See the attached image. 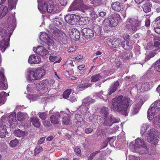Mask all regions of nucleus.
<instances>
[{"instance_id": "f257e3e1", "label": "nucleus", "mask_w": 160, "mask_h": 160, "mask_svg": "<svg viewBox=\"0 0 160 160\" xmlns=\"http://www.w3.org/2000/svg\"><path fill=\"white\" fill-rule=\"evenodd\" d=\"M112 102V109L113 111L126 116L128 115V109L129 105L132 103V102L129 98L119 96L113 99Z\"/></svg>"}, {"instance_id": "f03ea898", "label": "nucleus", "mask_w": 160, "mask_h": 160, "mask_svg": "<svg viewBox=\"0 0 160 160\" xmlns=\"http://www.w3.org/2000/svg\"><path fill=\"white\" fill-rule=\"evenodd\" d=\"M38 9L42 11H47L48 13L52 14L57 13L59 12L57 5H54L52 0H49L48 2H45L42 6H38Z\"/></svg>"}, {"instance_id": "7ed1b4c3", "label": "nucleus", "mask_w": 160, "mask_h": 160, "mask_svg": "<svg viewBox=\"0 0 160 160\" xmlns=\"http://www.w3.org/2000/svg\"><path fill=\"white\" fill-rule=\"evenodd\" d=\"M125 28L128 31H132L134 32L137 30V28L139 26L138 20L134 18H128L127 20Z\"/></svg>"}, {"instance_id": "20e7f679", "label": "nucleus", "mask_w": 160, "mask_h": 160, "mask_svg": "<svg viewBox=\"0 0 160 160\" xmlns=\"http://www.w3.org/2000/svg\"><path fill=\"white\" fill-rule=\"evenodd\" d=\"M147 141L152 144L155 145L158 142V138H159L160 132L157 131H148L147 133Z\"/></svg>"}, {"instance_id": "39448f33", "label": "nucleus", "mask_w": 160, "mask_h": 160, "mask_svg": "<svg viewBox=\"0 0 160 160\" xmlns=\"http://www.w3.org/2000/svg\"><path fill=\"white\" fill-rule=\"evenodd\" d=\"M80 19L79 16L74 14H68L65 17V20L68 23L73 25L77 22H79Z\"/></svg>"}, {"instance_id": "423d86ee", "label": "nucleus", "mask_w": 160, "mask_h": 160, "mask_svg": "<svg viewBox=\"0 0 160 160\" xmlns=\"http://www.w3.org/2000/svg\"><path fill=\"white\" fill-rule=\"evenodd\" d=\"M83 12L86 15L89 16L92 19H96L98 17V15L94 11V8L92 7L85 6V9L83 10Z\"/></svg>"}, {"instance_id": "0eeeda50", "label": "nucleus", "mask_w": 160, "mask_h": 160, "mask_svg": "<svg viewBox=\"0 0 160 160\" xmlns=\"http://www.w3.org/2000/svg\"><path fill=\"white\" fill-rule=\"evenodd\" d=\"M82 33L83 37L87 39H91L94 35L93 31L89 28H85L82 30Z\"/></svg>"}, {"instance_id": "6e6552de", "label": "nucleus", "mask_w": 160, "mask_h": 160, "mask_svg": "<svg viewBox=\"0 0 160 160\" xmlns=\"http://www.w3.org/2000/svg\"><path fill=\"white\" fill-rule=\"evenodd\" d=\"M111 7L112 10L117 12L122 11L125 8V7L122 3L118 1L112 2Z\"/></svg>"}, {"instance_id": "1a4fd4ad", "label": "nucleus", "mask_w": 160, "mask_h": 160, "mask_svg": "<svg viewBox=\"0 0 160 160\" xmlns=\"http://www.w3.org/2000/svg\"><path fill=\"white\" fill-rule=\"evenodd\" d=\"M8 88L7 79L3 73L0 72V89L6 90Z\"/></svg>"}, {"instance_id": "9d476101", "label": "nucleus", "mask_w": 160, "mask_h": 160, "mask_svg": "<svg viewBox=\"0 0 160 160\" xmlns=\"http://www.w3.org/2000/svg\"><path fill=\"white\" fill-rule=\"evenodd\" d=\"M16 114L15 112L10 115L8 117V121L11 127L13 128L16 126L17 124V121L16 118Z\"/></svg>"}, {"instance_id": "9b49d317", "label": "nucleus", "mask_w": 160, "mask_h": 160, "mask_svg": "<svg viewBox=\"0 0 160 160\" xmlns=\"http://www.w3.org/2000/svg\"><path fill=\"white\" fill-rule=\"evenodd\" d=\"M70 36L71 38L77 41L80 38V34L79 31L77 29L73 28L70 32Z\"/></svg>"}, {"instance_id": "f8f14e48", "label": "nucleus", "mask_w": 160, "mask_h": 160, "mask_svg": "<svg viewBox=\"0 0 160 160\" xmlns=\"http://www.w3.org/2000/svg\"><path fill=\"white\" fill-rule=\"evenodd\" d=\"M118 15L119 16V15L114 14L112 15L110 18L106 19L108 22L112 27L116 26L118 24V21L117 18Z\"/></svg>"}, {"instance_id": "ddd939ff", "label": "nucleus", "mask_w": 160, "mask_h": 160, "mask_svg": "<svg viewBox=\"0 0 160 160\" xmlns=\"http://www.w3.org/2000/svg\"><path fill=\"white\" fill-rule=\"evenodd\" d=\"M40 58L38 56H36L34 54L31 55L29 57L28 62L31 64H38L41 61Z\"/></svg>"}, {"instance_id": "4468645a", "label": "nucleus", "mask_w": 160, "mask_h": 160, "mask_svg": "<svg viewBox=\"0 0 160 160\" xmlns=\"http://www.w3.org/2000/svg\"><path fill=\"white\" fill-rule=\"evenodd\" d=\"M36 53L41 55L42 57L45 56L49 53L48 51L43 46H38L36 50Z\"/></svg>"}, {"instance_id": "2eb2a0df", "label": "nucleus", "mask_w": 160, "mask_h": 160, "mask_svg": "<svg viewBox=\"0 0 160 160\" xmlns=\"http://www.w3.org/2000/svg\"><path fill=\"white\" fill-rule=\"evenodd\" d=\"M119 86V82L117 81L112 83L108 89V95H110L115 92L117 90Z\"/></svg>"}, {"instance_id": "dca6fc26", "label": "nucleus", "mask_w": 160, "mask_h": 160, "mask_svg": "<svg viewBox=\"0 0 160 160\" xmlns=\"http://www.w3.org/2000/svg\"><path fill=\"white\" fill-rule=\"evenodd\" d=\"M9 41L5 38L0 42V47L2 52H3L7 47L9 45Z\"/></svg>"}, {"instance_id": "f3484780", "label": "nucleus", "mask_w": 160, "mask_h": 160, "mask_svg": "<svg viewBox=\"0 0 160 160\" xmlns=\"http://www.w3.org/2000/svg\"><path fill=\"white\" fill-rule=\"evenodd\" d=\"M12 34L11 32L8 33L5 29L0 27V35L1 37L3 38H5L6 39L9 41Z\"/></svg>"}, {"instance_id": "a211bd4d", "label": "nucleus", "mask_w": 160, "mask_h": 160, "mask_svg": "<svg viewBox=\"0 0 160 160\" xmlns=\"http://www.w3.org/2000/svg\"><path fill=\"white\" fill-rule=\"evenodd\" d=\"M146 146L145 142L143 139L140 138H137L135 140L134 144V148H145Z\"/></svg>"}, {"instance_id": "6ab92c4d", "label": "nucleus", "mask_w": 160, "mask_h": 160, "mask_svg": "<svg viewBox=\"0 0 160 160\" xmlns=\"http://www.w3.org/2000/svg\"><path fill=\"white\" fill-rule=\"evenodd\" d=\"M60 117V114L58 113H55L50 117L51 123L53 124H57L59 123V120Z\"/></svg>"}, {"instance_id": "aec40b11", "label": "nucleus", "mask_w": 160, "mask_h": 160, "mask_svg": "<svg viewBox=\"0 0 160 160\" xmlns=\"http://www.w3.org/2000/svg\"><path fill=\"white\" fill-rule=\"evenodd\" d=\"M30 122L35 127L39 128L40 127L41 123L39 118L37 117L31 118L30 119Z\"/></svg>"}, {"instance_id": "412c9836", "label": "nucleus", "mask_w": 160, "mask_h": 160, "mask_svg": "<svg viewBox=\"0 0 160 160\" xmlns=\"http://www.w3.org/2000/svg\"><path fill=\"white\" fill-rule=\"evenodd\" d=\"M156 110V108L153 107L149 108L147 112V116L149 120H151L153 118Z\"/></svg>"}, {"instance_id": "4be33fe9", "label": "nucleus", "mask_w": 160, "mask_h": 160, "mask_svg": "<svg viewBox=\"0 0 160 160\" xmlns=\"http://www.w3.org/2000/svg\"><path fill=\"white\" fill-rule=\"evenodd\" d=\"M38 80L41 78L45 74V70L41 68H37L35 71Z\"/></svg>"}, {"instance_id": "5701e85b", "label": "nucleus", "mask_w": 160, "mask_h": 160, "mask_svg": "<svg viewBox=\"0 0 160 160\" xmlns=\"http://www.w3.org/2000/svg\"><path fill=\"white\" fill-rule=\"evenodd\" d=\"M103 30L106 32L108 33L112 30V27L110 25V24L108 22L106 19L103 22Z\"/></svg>"}, {"instance_id": "b1692460", "label": "nucleus", "mask_w": 160, "mask_h": 160, "mask_svg": "<svg viewBox=\"0 0 160 160\" xmlns=\"http://www.w3.org/2000/svg\"><path fill=\"white\" fill-rule=\"evenodd\" d=\"M8 11V7L5 5H2L0 7V19L4 17Z\"/></svg>"}, {"instance_id": "393cba45", "label": "nucleus", "mask_w": 160, "mask_h": 160, "mask_svg": "<svg viewBox=\"0 0 160 160\" xmlns=\"http://www.w3.org/2000/svg\"><path fill=\"white\" fill-rule=\"evenodd\" d=\"M119 122V119H116L112 116H111L108 120L106 121L105 123L106 126H110L112 124L118 122Z\"/></svg>"}, {"instance_id": "a878e982", "label": "nucleus", "mask_w": 160, "mask_h": 160, "mask_svg": "<svg viewBox=\"0 0 160 160\" xmlns=\"http://www.w3.org/2000/svg\"><path fill=\"white\" fill-rule=\"evenodd\" d=\"M7 22L9 26H13L16 23L15 14L10 15L8 17Z\"/></svg>"}, {"instance_id": "bb28decb", "label": "nucleus", "mask_w": 160, "mask_h": 160, "mask_svg": "<svg viewBox=\"0 0 160 160\" xmlns=\"http://www.w3.org/2000/svg\"><path fill=\"white\" fill-rule=\"evenodd\" d=\"M36 88L39 91L44 90L48 89L47 85L45 83V82L43 81L37 83L36 85Z\"/></svg>"}, {"instance_id": "cd10ccee", "label": "nucleus", "mask_w": 160, "mask_h": 160, "mask_svg": "<svg viewBox=\"0 0 160 160\" xmlns=\"http://www.w3.org/2000/svg\"><path fill=\"white\" fill-rule=\"evenodd\" d=\"M39 38L40 40L43 42L48 43L49 38L48 34L45 32H42L40 35Z\"/></svg>"}, {"instance_id": "c85d7f7f", "label": "nucleus", "mask_w": 160, "mask_h": 160, "mask_svg": "<svg viewBox=\"0 0 160 160\" xmlns=\"http://www.w3.org/2000/svg\"><path fill=\"white\" fill-rule=\"evenodd\" d=\"M6 128V126L0 125V137L4 138L5 137L6 134L8 133Z\"/></svg>"}, {"instance_id": "c756f323", "label": "nucleus", "mask_w": 160, "mask_h": 160, "mask_svg": "<svg viewBox=\"0 0 160 160\" xmlns=\"http://www.w3.org/2000/svg\"><path fill=\"white\" fill-rule=\"evenodd\" d=\"M8 7L9 10H12L13 9L16 8V5L17 3L15 0H8Z\"/></svg>"}, {"instance_id": "7c9ffc66", "label": "nucleus", "mask_w": 160, "mask_h": 160, "mask_svg": "<svg viewBox=\"0 0 160 160\" xmlns=\"http://www.w3.org/2000/svg\"><path fill=\"white\" fill-rule=\"evenodd\" d=\"M150 85L148 82H146L142 83L141 86V88L140 89L142 91L146 92L150 90Z\"/></svg>"}, {"instance_id": "2f4dec72", "label": "nucleus", "mask_w": 160, "mask_h": 160, "mask_svg": "<svg viewBox=\"0 0 160 160\" xmlns=\"http://www.w3.org/2000/svg\"><path fill=\"white\" fill-rule=\"evenodd\" d=\"M27 79L29 81H32L34 80H38L35 71H30L29 72V75Z\"/></svg>"}, {"instance_id": "473e14b6", "label": "nucleus", "mask_w": 160, "mask_h": 160, "mask_svg": "<svg viewBox=\"0 0 160 160\" xmlns=\"http://www.w3.org/2000/svg\"><path fill=\"white\" fill-rule=\"evenodd\" d=\"M14 133L15 136L18 137H22L26 136L27 134V132L23 131L18 129L15 131Z\"/></svg>"}, {"instance_id": "72a5a7b5", "label": "nucleus", "mask_w": 160, "mask_h": 160, "mask_svg": "<svg viewBox=\"0 0 160 160\" xmlns=\"http://www.w3.org/2000/svg\"><path fill=\"white\" fill-rule=\"evenodd\" d=\"M100 113L103 116L104 119L106 118L108 114V108L103 107H102L100 111Z\"/></svg>"}, {"instance_id": "f704fd0d", "label": "nucleus", "mask_w": 160, "mask_h": 160, "mask_svg": "<svg viewBox=\"0 0 160 160\" xmlns=\"http://www.w3.org/2000/svg\"><path fill=\"white\" fill-rule=\"evenodd\" d=\"M121 40L119 38H114L111 42V45L113 48H116L120 45Z\"/></svg>"}, {"instance_id": "c9c22d12", "label": "nucleus", "mask_w": 160, "mask_h": 160, "mask_svg": "<svg viewBox=\"0 0 160 160\" xmlns=\"http://www.w3.org/2000/svg\"><path fill=\"white\" fill-rule=\"evenodd\" d=\"M92 28L93 31L97 34L99 33L100 32L101 28L100 26L94 23L92 25Z\"/></svg>"}, {"instance_id": "e433bc0d", "label": "nucleus", "mask_w": 160, "mask_h": 160, "mask_svg": "<svg viewBox=\"0 0 160 160\" xmlns=\"http://www.w3.org/2000/svg\"><path fill=\"white\" fill-rule=\"evenodd\" d=\"M95 100L91 99V100L88 98H87L83 100V104L85 106H88L90 104L93 103Z\"/></svg>"}, {"instance_id": "4c0bfd02", "label": "nucleus", "mask_w": 160, "mask_h": 160, "mask_svg": "<svg viewBox=\"0 0 160 160\" xmlns=\"http://www.w3.org/2000/svg\"><path fill=\"white\" fill-rule=\"evenodd\" d=\"M151 4L149 3H147L143 5L142 9L144 12H148L151 11Z\"/></svg>"}, {"instance_id": "58836bf2", "label": "nucleus", "mask_w": 160, "mask_h": 160, "mask_svg": "<svg viewBox=\"0 0 160 160\" xmlns=\"http://www.w3.org/2000/svg\"><path fill=\"white\" fill-rule=\"evenodd\" d=\"M90 3L94 6L96 7L100 5L102 3V0H89Z\"/></svg>"}, {"instance_id": "ea45409f", "label": "nucleus", "mask_w": 160, "mask_h": 160, "mask_svg": "<svg viewBox=\"0 0 160 160\" xmlns=\"http://www.w3.org/2000/svg\"><path fill=\"white\" fill-rule=\"evenodd\" d=\"M101 77L99 74L92 75L91 77V82H93L98 81Z\"/></svg>"}, {"instance_id": "a19ab883", "label": "nucleus", "mask_w": 160, "mask_h": 160, "mask_svg": "<svg viewBox=\"0 0 160 160\" xmlns=\"http://www.w3.org/2000/svg\"><path fill=\"white\" fill-rule=\"evenodd\" d=\"M72 92V89H68L65 91L63 94V97L65 99H68L69 98V95Z\"/></svg>"}, {"instance_id": "79ce46f5", "label": "nucleus", "mask_w": 160, "mask_h": 160, "mask_svg": "<svg viewBox=\"0 0 160 160\" xmlns=\"http://www.w3.org/2000/svg\"><path fill=\"white\" fill-rule=\"evenodd\" d=\"M62 123L66 125H68L70 124L71 122L70 118L65 116L62 118Z\"/></svg>"}, {"instance_id": "37998d69", "label": "nucleus", "mask_w": 160, "mask_h": 160, "mask_svg": "<svg viewBox=\"0 0 160 160\" xmlns=\"http://www.w3.org/2000/svg\"><path fill=\"white\" fill-rule=\"evenodd\" d=\"M25 115L21 112H18L17 116V119L19 121H23L25 119Z\"/></svg>"}, {"instance_id": "c03bdc74", "label": "nucleus", "mask_w": 160, "mask_h": 160, "mask_svg": "<svg viewBox=\"0 0 160 160\" xmlns=\"http://www.w3.org/2000/svg\"><path fill=\"white\" fill-rule=\"evenodd\" d=\"M18 143V140L15 139L13 140H12L9 143V145L12 148L15 147Z\"/></svg>"}, {"instance_id": "a18cd8bd", "label": "nucleus", "mask_w": 160, "mask_h": 160, "mask_svg": "<svg viewBox=\"0 0 160 160\" xmlns=\"http://www.w3.org/2000/svg\"><path fill=\"white\" fill-rule=\"evenodd\" d=\"M76 121L78 122H80L81 124V122L83 120L82 116L80 114H77L75 116Z\"/></svg>"}, {"instance_id": "49530a36", "label": "nucleus", "mask_w": 160, "mask_h": 160, "mask_svg": "<svg viewBox=\"0 0 160 160\" xmlns=\"http://www.w3.org/2000/svg\"><path fill=\"white\" fill-rule=\"evenodd\" d=\"M39 116L42 120H45L47 117V114L45 112H40L39 113Z\"/></svg>"}, {"instance_id": "de8ad7c7", "label": "nucleus", "mask_w": 160, "mask_h": 160, "mask_svg": "<svg viewBox=\"0 0 160 160\" xmlns=\"http://www.w3.org/2000/svg\"><path fill=\"white\" fill-rule=\"evenodd\" d=\"M146 19L145 21V25L148 27L150 25V15H147L146 16Z\"/></svg>"}, {"instance_id": "09e8293b", "label": "nucleus", "mask_w": 160, "mask_h": 160, "mask_svg": "<svg viewBox=\"0 0 160 160\" xmlns=\"http://www.w3.org/2000/svg\"><path fill=\"white\" fill-rule=\"evenodd\" d=\"M42 150V148L41 147H37L35 148L34 152L35 154H38L40 153Z\"/></svg>"}, {"instance_id": "8fccbe9b", "label": "nucleus", "mask_w": 160, "mask_h": 160, "mask_svg": "<svg viewBox=\"0 0 160 160\" xmlns=\"http://www.w3.org/2000/svg\"><path fill=\"white\" fill-rule=\"evenodd\" d=\"M77 48L76 46H71L69 47L67 50V51L68 52H74Z\"/></svg>"}, {"instance_id": "3c124183", "label": "nucleus", "mask_w": 160, "mask_h": 160, "mask_svg": "<svg viewBox=\"0 0 160 160\" xmlns=\"http://www.w3.org/2000/svg\"><path fill=\"white\" fill-rule=\"evenodd\" d=\"M155 68L158 72H160V61L159 62H156Z\"/></svg>"}, {"instance_id": "603ef678", "label": "nucleus", "mask_w": 160, "mask_h": 160, "mask_svg": "<svg viewBox=\"0 0 160 160\" xmlns=\"http://www.w3.org/2000/svg\"><path fill=\"white\" fill-rule=\"evenodd\" d=\"M153 107H155L157 109L160 108V100H158L155 102Z\"/></svg>"}, {"instance_id": "864d4df0", "label": "nucleus", "mask_w": 160, "mask_h": 160, "mask_svg": "<svg viewBox=\"0 0 160 160\" xmlns=\"http://www.w3.org/2000/svg\"><path fill=\"white\" fill-rule=\"evenodd\" d=\"M139 108H134L132 112V114L134 115L137 114L139 112Z\"/></svg>"}, {"instance_id": "5fc2aeb1", "label": "nucleus", "mask_w": 160, "mask_h": 160, "mask_svg": "<svg viewBox=\"0 0 160 160\" xmlns=\"http://www.w3.org/2000/svg\"><path fill=\"white\" fill-rule=\"evenodd\" d=\"M43 124L45 126L49 127L52 124L49 121H45L43 122Z\"/></svg>"}, {"instance_id": "6e6d98bb", "label": "nucleus", "mask_w": 160, "mask_h": 160, "mask_svg": "<svg viewBox=\"0 0 160 160\" xmlns=\"http://www.w3.org/2000/svg\"><path fill=\"white\" fill-rule=\"evenodd\" d=\"M7 96V93L4 92H2L0 93V98H4L5 99H6V98Z\"/></svg>"}, {"instance_id": "4d7b16f0", "label": "nucleus", "mask_w": 160, "mask_h": 160, "mask_svg": "<svg viewBox=\"0 0 160 160\" xmlns=\"http://www.w3.org/2000/svg\"><path fill=\"white\" fill-rule=\"evenodd\" d=\"M74 152L79 155V156H81V149L78 148H76L74 149Z\"/></svg>"}, {"instance_id": "13d9d810", "label": "nucleus", "mask_w": 160, "mask_h": 160, "mask_svg": "<svg viewBox=\"0 0 160 160\" xmlns=\"http://www.w3.org/2000/svg\"><path fill=\"white\" fill-rule=\"evenodd\" d=\"M123 37L125 41H127V40H129L130 38V35L127 33L124 34Z\"/></svg>"}, {"instance_id": "bf43d9fd", "label": "nucleus", "mask_w": 160, "mask_h": 160, "mask_svg": "<svg viewBox=\"0 0 160 160\" xmlns=\"http://www.w3.org/2000/svg\"><path fill=\"white\" fill-rule=\"evenodd\" d=\"M59 3L62 6H65L67 4V0H58Z\"/></svg>"}, {"instance_id": "052dcab7", "label": "nucleus", "mask_w": 160, "mask_h": 160, "mask_svg": "<svg viewBox=\"0 0 160 160\" xmlns=\"http://www.w3.org/2000/svg\"><path fill=\"white\" fill-rule=\"evenodd\" d=\"M93 131V129L91 128H87L85 130V132L87 134H89Z\"/></svg>"}, {"instance_id": "680f3d73", "label": "nucleus", "mask_w": 160, "mask_h": 160, "mask_svg": "<svg viewBox=\"0 0 160 160\" xmlns=\"http://www.w3.org/2000/svg\"><path fill=\"white\" fill-rule=\"evenodd\" d=\"M101 152V151L100 150H98V151H96L95 152H94L92 153L90 155V156H91V157L92 158H93L95 157L96 155L100 152Z\"/></svg>"}, {"instance_id": "e2e57ef3", "label": "nucleus", "mask_w": 160, "mask_h": 160, "mask_svg": "<svg viewBox=\"0 0 160 160\" xmlns=\"http://www.w3.org/2000/svg\"><path fill=\"white\" fill-rule=\"evenodd\" d=\"M160 45V42L159 41H154L153 43V46L155 48L158 47Z\"/></svg>"}, {"instance_id": "0e129e2a", "label": "nucleus", "mask_w": 160, "mask_h": 160, "mask_svg": "<svg viewBox=\"0 0 160 160\" xmlns=\"http://www.w3.org/2000/svg\"><path fill=\"white\" fill-rule=\"evenodd\" d=\"M154 29L156 33L159 34H160V27H155Z\"/></svg>"}, {"instance_id": "69168bd1", "label": "nucleus", "mask_w": 160, "mask_h": 160, "mask_svg": "<svg viewBox=\"0 0 160 160\" xmlns=\"http://www.w3.org/2000/svg\"><path fill=\"white\" fill-rule=\"evenodd\" d=\"M156 120H157V121L156 120V121L155 122V123L156 124L158 125L159 127H160V114L158 115V118H155Z\"/></svg>"}, {"instance_id": "338daca9", "label": "nucleus", "mask_w": 160, "mask_h": 160, "mask_svg": "<svg viewBox=\"0 0 160 160\" xmlns=\"http://www.w3.org/2000/svg\"><path fill=\"white\" fill-rule=\"evenodd\" d=\"M45 137H42L40 138L38 141V144H42L43 142L45 140Z\"/></svg>"}, {"instance_id": "774afa93", "label": "nucleus", "mask_w": 160, "mask_h": 160, "mask_svg": "<svg viewBox=\"0 0 160 160\" xmlns=\"http://www.w3.org/2000/svg\"><path fill=\"white\" fill-rule=\"evenodd\" d=\"M154 22L156 24H160V16L157 17L155 19Z\"/></svg>"}]
</instances>
